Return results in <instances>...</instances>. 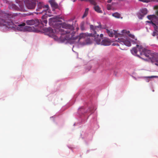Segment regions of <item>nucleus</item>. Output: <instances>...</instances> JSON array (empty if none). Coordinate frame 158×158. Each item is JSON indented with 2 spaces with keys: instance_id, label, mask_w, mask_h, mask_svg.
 I'll use <instances>...</instances> for the list:
<instances>
[{
  "instance_id": "obj_3",
  "label": "nucleus",
  "mask_w": 158,
  "mask_h": 158,
  "mask_svg": "<svg viewBox=\"0 0 158 158\" xmlns=\"http://www.w3.org/2000/svg\"><path fill=\"white\" fill-rule=\"evenodd\" d=\"M131 52L133 54L136 55L142 59H144L142 57H140L139 55L142 56H144L147 57L146 60H151L154 64L158 67V56L156 59L155 55L152 53L150 51L147 50L141 46L137 44L136 47L133 48Z\"/></svg>"
},
{
  "instance_id": "obj_27",
  "label": "nucleus",
  "mask_w": 158,
  "mask_h": 158,
  "mask_svg": "<svg viewBox=\"0 0 158 158\" xmlns=\"http://www.w3.org/2000/svg\"><path fill=\"white\" fill-rule=\"evenodd\" d=\"M103 34H101L100 35V36L99 37H100L101 38V39H102V38L103 37Z\"/></svg>"
},
{
  "instance_id": "obj_15",
  "label": "nucleus",
  "mask_w": 158,
  "mask_h": 158,
  "mask_svg": "<svg viewBox=\"0 0 158 158\" xmlns=\"http://www.w3.org/2000/svg\"><path fill=\"white\" fill-rule=\"evenodd\" d=\"M92 4L94 5L93 8L98 13H102V11L101 10L100 8L97 5L96 3L95 2V4Z\"/></svg>"
},
{
  "instance_id": "obj_29",
  "label": "nucleus",
  "mask_w": 158,
  "mask_h": 158,
  "mask_svg": "<svg viewBox=\"0 0 158 158\" xmlns=\"http://www.w3.org/2000/svg\"><path fill=\"white\" fill-rule=\"evenodd\" d=\"M156 14L157 15H158V10L156 11Z\"/></svg>"
},
{
  "instance_id": "obj_18",
  "label": "nucleus",
  "mask_w": 158,
  "mask_h": 158,
  "mask_svg": "<svg viewBox=\"0 0 158 158\" xmlns=\"http://www.w3.org/2000/svg\"><path fill=\"white\" fill-rule=\"evenodd\" d=\"M48 17V15L46 14H45V15H44L42 17V19L44 20H43V21H41V24L44 25V24H46L47 23V20L46 19H45Z\"/></svg>"
},
{
  "instance_id": "obj_31",
  "label": "nucleus",
  "mask_w": 158,
  "mask_h": 158,
  "mask_svg": "<svg viewBox=\"0 0 158 158\" xmlns=\"http://www.w3.org/2000/svg\"><path fill=\"white\" fill-rule=\"evenodd\" d=\"M111 2V1H110L108 2Z\"/></svg>"
},
{
  "instance_id": "obj_30",
  "label": "nucleus",
  "mask_w": 158,
  "mask_h": 158,
  "mask_svg": "<svg viewBox=\"0 0 158 158\" xmlns=\"http://www.w3.org/2000/svg\"><path fill=\"white\" fill-rule=\"evenodd\" d=\"M155 7H156V8H157V7L156 6Z\"/></svg>"
},
{
  "instance_id": "obj_20",
  "label": "nucleus",
  "mask_w": 158,
  "mask_h": 158,
  "mask_svg": "<svg viewBox=\"0 0 158 158\" xmlns=\"http://www.w3.org/2000/svg\"><path fill=\"white\" fill-rule=\"evenodd\" d=\"M112 16L115 18H119L120 17V14L118 13H115L112 14Z\"/></svg>"
},
{
  "instance_id": "obj_28",
  "label": "nucleus",
  "mask_w": 158,
  "mask_h": 158,
  "mask_svg": "<svg viewBox=\"0 0 158 158\" xmlns=\"http://www.w3.org/2000/svg\"><path fill=\"white\" fill-rule=\"evenodd\" d=\"M49 29L50 30L51 32H53V30L51 28H49Z\"/></svg>"
},
{
  "instance_id": "obj_8",
  "label": "nucleus",
  "mask_w": 158,
  "mask_h": 158,
  "mask_svg": "<svg viewBox=\"0 0 158 158\" xmlns=\"http://www.w3.org/2000/svg\"><path fill=\"white\" fill-rule=\"evenodd\" d=\"M26 23L28 25H34L35 26H37L40 24V22L38 19H35L27 20L26 21Z\"/></svg>"
},
{
  "instance_id": "obj_24",
  "label": "nucleus",
  "mask_w": 158,
  "mask_h": 158,
  "mask_svg": "<svg viewBox=\"0 0 158 158\" xmlns=\"http://www.w3.org/2000/svg\"><path fill=\"white\" fill-rule=\"evenodd\" d=\"M157 77V76H151L149 77H148L149 78H152L153 77Z\"/></svg>"
},
{
  "instance_id": "obj_25",
  "label": "nucleus",
  "mask_w": 158,
  "mask_h": 158,
  "mask_svg": "<svg viewBox=\"0 0 158 158\" xmlns=\"http://www.w3.org/2000/svg\"><path fill=\"white\" fill-rule=\"evenodd\" d=\"M152 21V20H151V21H147V22L149 23H152V25H153V23H154Z\"/></svg>"
},
{
  "instance_id": "obj_5",
  "label": "nucleus",
  "mask_w": 158,
  "mask_h": 158,
  "mask_svg": "<svg viewBox=\"0 0 158 158\" xmlns=\"http://www.w3.org/2000/svg\"><path fill=\"white\" fill-rule=\"evenodd\" d=\"M122 34H123L124 36L122 38H123L126 40L129 41L130 44L131 42L128 40V39L127 38V36H129V37L133 39L132 40H131V41L133 42L134 43H136V41L137 40V39L135 38V36L133 35L130 34V31H127L126 30H123L122 31Z\"/></svg>"
},
{
  "instance_id": "obj_16",
  "label": "nucleus",
  "mask_w": 158,
  "mask_h": 158,
  "mask_svg": "<svg viewBox=\"0 0 158 158\" xmlns=\"http://www.w3.org/2000/svg\"><path fill=\"white\" fill-rule=\"evenodd\" d=\"M44 6L42 3L40 2L38 3L37 8L36 9V11L41 12Z\"/></svg>"
},
{
  "instance_id": "obj_21",
  "label": "nucleus",
  "mask_w": 158,
  "mask_h": 158,
  "mask_svg": "<svg viewBox=\"0 0 158 158\" xmlns=\"http://www.w3.org/2000/svg\"><path fill=\"white\" fill-rule=\"evenodd\" d=\"M153 25L154 29V31H158V27L155 23H153Z\"/></svg>"
},
{
  "instance_id": "obj_23",
  "label": "nucleus",
  "mask_w": 158,
  "mask_h": 158,
  "mask_svg": "<svg viewBox=\"0 0 158 158\" xmlns=\"http://www.w3.org/2000/svg\"><path fill=\"white\" fill-rule=\"evenodd\" d=\"M81 29L82 30H84L85 29L84 25L83 24H82L81 25Z\"/></svg>"
},
{
  "instance_id": "obj_10",
  "label": "nucleus",
  "mask_w": 158,
  "mask_h": 158,
  "mask_svg": "<svg viewBox=\"0 0 158 158\" xmlns=\"http://www.w3.org/2000/svg\"><path fill=\"white\" fill-rule=\"evenodd\" d=\"M91 36L94 38V41L96 42L97 44H100L101 39V38L99 37L98 34L95 35L92 34V35Z\"/></svg>"
},
{
  "instance_id": "obj_4",
  "label": "nucleus",
  "mask_w": 158,
  "mask_h": 158,
  "mask_svg": "<svg viewBox=\"0 0 158 158\" xmlns=\"http://www.w3.org/2000/svg\"><path fill=\"white\" fill-rule=\"evenodd\" d=\"M106 31L109 36L113 37L114 35L115 37L118 38L117 41L121 44L122 45H125L128 47L131 46V44L129 41L126 40L123 38H122L124 36L123 34L118 33L114 30L113 31H110L108 29H106Z\"/></svg>"
},
{
  "instance_id": "obj_7",
  "label": "nucleus",
  "mask_w": 158,
  "mask_h": 158,
  "mask_svg": "<svg viewBox=\"0 0 158 158\" xmlns=\"http://www.w3.org/2000/svg\"><path fill=\"white\" fill-rule=\"evenodd\" d=\"M90 30L92 31V32H94V34L97 35V31H98L102 29H105V28L102 27L101 25L100 24L98 26H97L91 25H90Z\"/></svg>"
},
{
  "instance_id": "obj_19",
  "label": "nucleus",
  "mask_w": 158,
  "mask_h": 158,
  "mask_svg": "<svg viewBox=\"0 0 158 158\" xmlns=\"http://www.w3.org/2000/svg\"><path fill=\"white\" fill-rule=\"evenodd\" d=\"M89 8H86L85 10V13L82 16V18H84L85 17H86L88 13V11H89Z\"/></svg>"
},
{
  "instance_id": "obj_1",
  "label": "nucleus",
  "mask_w": 158,
  "mask_h": 158,
  "mask_svg": "<svg viewBox=\"0 0 158 158\" xmlns=\"http://www.w3.org/2000/svg\"><path fill=\"white\" fill-rule=\"evenodd\" d=\"M59 19V16L50 18L49 20V23L55 25V31L60 33L61 35V37L62 39H63V40L64 41L65 40H75L77 39V37H74L75 32L74 31V28L73 26L65 23H57L60 21Z\"/></svg>"
},
{
  "instance_id": "obj_11",
  "label": "nucleus",
  "mask_w": 158,
  "mask_h": 158,
  "mask_svg": "<svg viewBox=\"0 0 158 158\" xmlns=\"http://www.w3.org/2000/svg\"><path fill=\"white\" fill-rule=\"evenodd\" d=\"M110 44V42L108 39H105L103 40L101 42L100 44L104 46H109Z\"/></svg>"
},
{
  "instance_id": "obj_2",
  "label": "nucleus",
  "mask_w": 158,
  "mask_h": 158,
  "mask_svg": "<svg viewBox=\"0 0 158 158\" xmlns=\"http://www.w3.org/2000/svg\"><path fill=\"white\" fill-rule=\"evenodd\" d=\"M17 15V14L7 13L4 11H1V27L5 26V27L11 29H14L16 28L18 31L23 32L34 31L33 27L26 26L24 27L26 25L25 23H17L16 24H14L11 19L15 18Z\"/></svg>"
},
{
  "instance_id": "obj_32",
  "label": "nucleus",
  "mask_w": 158,
  "mask_h": 158,
  "mask_svg": "<svg viewBox=\"0 0 158 158\" xmlns=\"http://www.w3.org/2000/svg\"><path fill=\"white\" fill-rule=\"evenodd\" d=\"M157 39H158V36H157Z\"/></svg>"
},
{
  "instance_id": "obj_6",
  "label": "nucleus",
  "mask_w": 158,
  "mask_h": 158,
  "mask_svg": "<svg viewBox=\"0 0 158 158\" xmlns=\"http://www.w3.org/2000/svg\"><path fill=\"white\" fill-rule=\"evenodd\" d=\"M24 2L29 9H34L36 5L35 0H25Z\"/></svg>"
},
{
  "instance_id": "obj_26",
  "label": "nucleus",
  "mask_w": 158,
  "mask_h": 158,
  "mask_svg": "<svg viewBox=\"0 0 158 158\" xmlns=\"http://www.w3.org/2000/svg\"><path fill=\"white\" fill-rule=\"evenodd\" d=\"M113 46H115V45H117V46H119V44H116V43H113Z\"/></svg>"
},
{
  "instance_id": "obj_17",
  "label": "nucleus",
  "mask_w": 158,
  "mask_h": 158,
  "mask_svg": "<svg viewBox=\"0 0 158 158\" xmlns=\"http://www.w3.org/2000/svg\"><path fill=\"white\" fill-rule=\"evenodd\" d=\"M51 6L55 8H58V4L54 1L51 0L49 2Z\"/></svg>"
},
{
  "instance_id": "obj_12",
  "label": "nucleus",
  "mask_w": 158,
  "mask_h": 158,
  "mask_svg": "<svg viewBox=\"0 0 158 158\" xmlns=\"http://www.w3.org/2000/svg\"><path fill=\"white\" fill-rule=\"evenodd\" d=\"M148 18L150 20H153L154 22H156L157 21L158 22V16L155 15H148L147 16Z\"/></svg>"
},
{
  "instance_id": "obj_22",
  "label": "nucleus",
  "mask_w": 158,
  "mask_h": 158,
  "mask_svg": "<svg viewBox=\"0 0 158 158\" xmlns=\"http://www.w3.org/2000/svg\"><path fill=\"white\" fill-rule=\"evenodd\" d=\"M158 35V31H154L152 34V35L153 36L157 35Z\"/></svg>"
},
{
  "instance_id": "obj_14",
  "label": "nucleus",
  "mask_w": 158,
  "mask_h": 158,
  "mask_svg": "<svg viewBox=\"0 0 158 158\" xmlns=\"http://www.w3.org/2000/svg\"><path fill=\"white\" fill-rule=\"evenodd\" d=\"M92 35V33H82L80 34L79 39L80 40L82 38H85L86 36H91Z\"/></svg>"
},
{
  "instance_id": "obj_13",
  "label": "nucleus",
  "mask_w": 158,
  "mask_h": 158,
  "mask_svg": "<svg viewBox=\"0 0 158 158\" xmlns=\"http://www.w3.org/2000/svg\"><path fill=\"white\" fill-rule=\"evenodd\" d=\"M41 10H42L41 12H39V14H41L44 12L46 13H47V12L49 13L50 10L49 9L48 5H44V6H43V8Z\"/></svg>"
},
{
  "instance_id": "obj_9",
  "label": "nucleus",
  "mask_w": 158,
  "mask_h": 158,
  "mask_svg": "<svg viewBox=\"0 0 158 158\" xmlns=\"http://www.w3.org/2000/svg\"><path fill=\"white\" fill-rule=\"evenodd\" d=\"M148 13L147 10L146 9L144 8L141 9L138 14V18L139 19H142L143 17L146 15Z\"/></svg>"
}]
</instances>
